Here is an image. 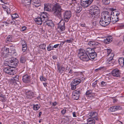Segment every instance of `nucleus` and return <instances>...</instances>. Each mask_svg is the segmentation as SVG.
Instances as JSON below:
<instances>
[{
	"label": "nucleus",
	"mask_w": 124,
	"mask_h": 124,
	"mask_svg": "<svg viewBox=\"0 0 124 124\" xmlns=\"http://www.w3.org/2000/svg\"><path fill=\"white\" fill-rule=\"evenodd\" d=\"M88 44L91 46H98L100 44L97 42L95 41H90L88 43Z\"/></svg>",
	"instance_id": "19"
},
{
	"label": "nucleus",
	"mask_w": 124,
	"mask_h": 124,
	"mask_svg": "<svg viewBox=\"0 0 124 124\" xmlns=\"http://www.w3.org/2000/svg\"><path fill=\"white\" fill-rule=\"evenodd\" d=\"M40 47L42 49H45L46 47V44H41L40 45Z\"/></svg>",
	"instance_id": "40"
},
{
	"label": "nucleus",
	"mask_w": 124,
	"mask_h": 124,
	"mask_svg": "<svg viewBox=\"0 0 124 124\" xmlns=\"http://www.w3.org/2000/svg\"><path fill=\"white\" fill-rule=\"evenodd\" d=\"M110 23L108 21H106L105 20L101 18L99 21V23L102 26L105 27L107 26Z\"/></svg>",
	"instance_id": "12"
},
{
	"label": "nucleus",
	"mask_w": 124,
	"mask_h": 124,
	"mask_svg": "<svg viewBox=\"0 0 124 124\" xmlns=\"http://www.w3.org/2000/svg\"><path fill=\"white\" fill-rule=\"evenodd\" d=\"M22 41L21 44L22 45V46H23L24 45L27 44H26V43L25 41L23 39H22Z\"/></svg>",
	"instance_id": "43"
},
{
	"label": "nucleus",
	"mask_w": 124,
	"mask_h": 124,
	"mask_svg": "<svg viewBox=\"0 0 124 124\" xmlns=\"http://www.w3.org/2000/svg\"><path fill=\"white\" fill-rule=\"evenodd\" d=\"M93 48H87L86 49L85 52L87 54H88L89 55L92 53L93 51Z\"/></svg>",
	"instance_id": "29"
},
{
	"label": "nucleus",
	"mask_w": 124,
	"mask_h": 124,
	"mask_svg": "<svg viewBox=\"0 0 124 124\" xmlns=\"http://www.w3.org/2000/svg\"><path fill=\"white\" fill-rule=\"evenodd\" d=\"M66 41L68 43H70L72 41L70 39L67 40H66Z\"/></svg>",
	"instance_id": "56"
},
{
	"label": "nucleus",
	"mask_w": 124,
	"mask_h": 124,
	"mask_svg": "<svg viewBox=\"0 0 124 124\" xmlns=\"http://www.w3.org/2000/svg\"><path fill=\"white\" fill-rule=\"evenodd\" d=\"M65 29V23L63 20H61L60 22L58 24L57 30L59 32L64 30Z\"/></svg>",
	"instance_id": "5"
},
{
	"label": "nucleus",
	"mask_w": 124,
	"mask_h": 124,
	"mask_svg": "<svg viewBox=\"0 0 124 124\" xmlns=\"http://www.w3.org/2000/svg\"><path fill=\"white\" fill-rule=\"evenodd\" d=\"M76 10L75 11V12L77 13H79L82 9L81 6L80 5H78V6L76 7Z\"/></svg>",
	"instance_id": "27"
},
{
	"label": "nucleus",
	"mask_w": 124,
	"mask_h": 124,
	"mask_svg": "<svg viewBox=\"0 0 124 124\" xmlns=\"http://www.w3.org/2000/svg\"><path fill=\"white\" fill-rule=\"evenodd\" d=\"M57 65L59 72L60 73H62L65 70L64 67L60 66L58 64H57Z\"/></svg>",
	"instance_id": "23"
},
{
	"label": "nucleus",
	"mask_w": 124,
	"mask_h": 124,
	"mask_svg": "<svg viewBox=\"0 0 124 124\" xmlns=\"http://www.w3.org/2000/svg\"><path fill=\"white\" fill-rule=\"evenodd\" d=\"M111 16L109 13L108 11H105L102 13L101 18L110 23L111 18Z\"/></svg>",
	"instance_id": "4"
},
{
	"label": "nucleus",
	"mask_w": 124,
	"mask_h": 124,
	"mask_svg": "<svg viewBox=\"0 0 124 124\" xmlns=\"http://www.w3.org/2000/svg\"><path fill=\"white\" fill-rule=\"evenodd\" d=\"M71 85V88L72 90H74L76 89V86L75 85Z\"/></svg>",
	"instance_id": "49"
},
{
	"label": "nucleus",
	"mask_w": 124,
	"mask_h": 124,
	"mask_svg": "<svg viewBox=\"0 0 124 124\" xmlns=\"http://www.w3.org/2000/svg\"><path fill=\"white\" fill-rule=\"evenodd\" d=\"M111 16H118L120 14V12L117 11V10L112 8L111 9Z\"/></svg>",
	"instance_id": "16"
},
{
	"label": "nucleus",
	"mask_w": 124,
	"mask_h": 124,
	"mask_svg": "<svg viewBox=\"0 0 124 124\" xmlns=\"http://www.w3.org/2000/svg\"><path fill=\"white\" fill-rule=\"evenodd\" d=\"M98 52V51L96 50H93L92 52L89 55L90 58L91 59H93L97 57V53Z\"/></svg>",
	"instance_id": "14"
},
{
	"label": "nucleus",
	"mask_w": 124,
	"mask_h": 124,
	"mask_svg": "<svg viewBox=\"0 0 124 124\" xmlns=\"http://www.w3.org/2000/svg\"><path fill=\"white\" fill-rule=\"evenodd\" d=\"M115 108L116 111L118 110H121L122 109V108L119 106H115Z\"/></svg>",
	"instance_id": "46"
},
{
	"label": "nucleus",
	"mask_w": 124,
	"mask_h": 124,
	"mask_svg": "<svg viewBox=\"0 0 124 124\" xmlns=\"http://www.w3.org/2000/svg\"><path fill=\"white\" fill-rule=\"evenodd\" d=\"M63 11V10L62 9L59 4L56 3L54 5L52 12L55 15H57L59 18L61 17L62 13Z\"/></svg>",
	"instance_id": "1"
},
{
	"label": "nucleus",
	"mask_w": 124,
	"mask_h": 124,
	"mask_svg": "<svg viewBox=\"0 0 124 124\" xmlns=\"http://www.w3.org/2000/svg\"><path fill=\"white\" fill-rule=\"evenodd\" d=\"M39 107L38 105H34L33 106V109L34 110H38L39 108Z\"/></svg>",
	"instance_id": "42"
},
{
	"label": "nucleus",
	"mask_w": 124,
	"mask_h": 124,
	"mask_svg": "<svg viewBox=\"0 0 124 124\" xmlns=\"http://www.w3.org/2000/svg\"><path fill=\"white\" fill-rule=\"evenodd\" d=\"M97 115V113L96 114H93V115H92V118H93L94 117H95Z\"/></svg>",
	"instance_id": "59"
},
{
	"label": "nucleus",
	"mask_w": 124,
	"mask_h": 124,
	"mask_svg": "<svg viewBox=\"0 0 124 124\" xmlns=\"http://www.w3.org/2000/svg\"><path fill=\"white\" fill-rule=\"evenodd\" d=\"M95 122L94 120L89 118L87 120V124H95Z\"/></svg>",
	"instance_id": "30"
},
{
	"label": "nucleus",
	"mask_w": 124,
	"mask_h": 124,
	"mask_svg": "<svg viewBox=\"0 0 124 124\" xmlns=\"http://www.w3.org/2000/svg\"><path fill=\"white\" fill-rule=\"evenodd\" d=\"M107 53L108 55L111 53L112 50L111 49H107Z\"/></svg>",
	"instance_id": "50"
},
{
	"label": "nucleus",
	"mask_w": 124,
	"mask_h": 124,
	"mask_svg": "<svg viewBox=\"0 0 124 124\" xmlns=\"http://www.w3.org/2000/svg\"><path fill=\"white\" fill-rule=\"evenodd\" d=\"M97 80L95 81V82L93 83L92 84V87L93 88H95L96 86V85L97 84L96 83Z\"/></svg>",
	"instance_id": "51"
},
{
	"label": "nucleus",
	"mask_w": 124,
	"mask_h": 124,
	"mask_svg": "<svg viewBox=\"0 0 124 124\" xmlns=\"http://www.w3.org/2000/svg\"><path fill=\"white\" fill-rule=\"evenodd\" d=\"M71 12L70 11H67L64 14V17L65 21L68 22L71 16Z\"/></svg>",
	"instance_id": "8"
},
{
	"label": "nucleus",
	"mask_w": 124,
	"mask_h": 124,
	"mask_svg": "<svg viewBox=\"0 0 124 124\" xmlns=\"http://www.w3.org/2000/svg\"><path fill=\"white\" fill-rule=\"evenodd\" d=\"M8 53H15V49H10L8 48H6V49L4 51V53L5 54H7Z\"/></svg>",
	"instance_id": "18"
},
{
	"label": "nucleus",
	"mask_w": 124,
	"mask_h": 124,
	"mask_svg": "<svg viewBox=\"0 0 124 124\" xmlns=\"http://www.w3.org/2000/svg\"><path fill=\"white\" fill-rule=\"evenodd\" d=\"M80 90L78 89H77L73 92V99L75 100H78L80 95Z\"/></svg>",
	"instance_id": "7"
},
{
	"label": "nucleus",
	"mask_w": 124,
	"mask_h": 124,
	"mask_svg": "<svg viewBox=\"0 0 124 124\" xmlns=\"http://www.w3.org/2000/svg\"><path fill=\"white\" fill-rule=\"evenodd\" d=\"M93 118L94 119H93V120H98V117L96 116L95 117H93Z\"/></svg>",
	"instance_id": "58"
},
{
	"label": "nucleus",
	"mask_w": 124,
	"mask_h": 124,
	"mask_svg": "<svg viewBox=\"0 0 124 124\" xmlns=\"http://www.w3.org/2000/svg\"><path fill=\"white\" fill-rule=\"evenodd\" d=\"M76 113L75 112H74L73 113V116L74 117H76L77 116L76 115Z\"/></svg>",
	"instance_id": "57"
},
{
	"label": "nucleus",
	"mask_w": 124,
	"mask_h": 124,
	"mask_svg": "<svg viewBox=\"0 0 124 124\" xmlns=\"http://www.w3.org/2000/svg\"><path fill=\"white\" fill-rule=\"evenodd\" d=\"M51 5L49 3H46L44 4V10L48 11H50L51 9Z\"/></svg>",
	"instance_id": "15"
},
{
	"label": "nucleus",
	"mask_w": 124,
	"mask_h": 124,
	"mask_svg": "<svg viewBox=\"0 0 124 124\" xmlns=\"http://www.w3.org/2000/svg\"><path fill=\"white\" fill-rule=\"evenodd\" d=\"M43 21L44 23L49 26H52L54 25L53 23L52 20H46L44 21V20H43Z\"/></svg>",
	"instance_id": "20"
},
{
	"label": "nucleus",
	"mask_w": 124,
	"mask_h": 124,
	"mask_svg": "<svg viewBox=\"0 0 124 124\" xmlns=\"http://www.w3.org/2000/svg\"><path fill=\"white\" fill-rule=\"evenodd\" d=\"M4 71L6 73L10 75H14L15 73L14 70L11 69L9 67L4 68Z\"/></svg>",
	"instance_id": "9"
},
{
	"label": "nucleus",
	"mask_w": 124,
	"mask_h": 124,
	"mask_svg": "<svg viewBox=\"0 0 124 124\" xmlns=\"http://www.w3.org/2000/svg\"><path fill=\"white\" fill-rule=\"evenodd\" d=\"M80 83V80H77L76 79H74L73 80L71 83V85H76Z\"/></svg>",
	"instance_id": "25"
},
{
	"label": "nucleus",
	"mask_w": 124,
	"mask_h": 124,
	"mask_svg": "<svg viewBox=\"0 0 124 124\" xmlns=\"http://www.w3.org/2000/svg\"><path fill=\"white\" fill-rule=\"evenodd\" d=\"M59 45V44H57L56 45H55L53 46V47H54V48H56L58 47Z\"/></svg>",
	"instance_id": "55"
},
{
	"label": "nucleus",
	"mask_w": 124,
	"mask_h": 124,
	"mask_svg": "<svg viewBox=\"0 0 124 124\" xmlns=\"http://www.w3.org/2000/svg\"><path fill=\"white\" fill-rule=\"evenodd\" d=\"M32 1L34 3H35V4H37V5H34L35 6V7H38L40 6V3H39V2H38L37 1H36V0H32Z\"/></svg>",
	"instance_id": "38"
},
{
	"label": "nucleus",
	"mask_w": 124,
	"mask_h": 124,
	"mask_svg": "<svg viewBox=\"0 0 124 124\" xmlns=\"http://www.w3.org/2000/svg\"><path fill=\"white\" fill-rule=\"evenodd\" d=\"M110 0H102V2L105 5H108L109 3Z\"/></svg>",
	"instance_id": "34"
},
{
	"label": "nucleus",
	"mask_w": 124,
	"mask_h": 124,
	"mask_svg": "<svg viewBox=\"0 0 124 124\" xmlns=\"http://www.w3.org/2000/svg\"><path fill=\"white\" fill-rule=\"evenodd\" d=\"M118 63L122 67H124V58L120 57L119 58Z\"/></svg>",
	"instance_id": "24"
},
{
	"label": "nucleus",
	"mask_w": 124,
	"mask_h": 124,
	"mask_svg": "<svg viewBox=\"0 0 124 124\" xmlns=\"http://www.w3.org/2000/svg\"><path fill=\"white\" fill-rule=\"evenodd\" d=\"M112 40V38L110 39L109 38H107L106 39H104V43L106 44H108L110 43Z\"/></svg>",
	"instance_id": "28"
},
{
	"label": "nucleus",
	"mask_w": 124,
	"mask_h": 124,
	"mask_svg": "<svg viewBox=\"0 0 124 124\" xmlns=\"http://www.w3.org/2000/svg\"><path fill=\"white\" fill-rule=\"evenodd\" d=\"M54 59H57V57L56 56H53L52 57Z\"/></svg>",
	"instance_id": "61"
},
{
	"label": "nucleus",
	"mask_w": 124,
	"mask_h": 124,
	"mask_svg": "<svg viewBox=\"0 0 124 124\" xmlns=\"http://www.w3.org/2000/svg\"><path fill=\"white\" fill-rule=\"evenodd\" d=\"M90 11L92 17L94 19L98 17V15L100 13L99 8L96 5L93 6L90 9Z\"/></svg>",
	"instance_id": "3"
},
{
	"label": "nucleus",
	"mask_w": 124,
	"mask_h": 124,
	"mask_svg": "<svg viewBox=\"0 0 124 124\" xmlns=\"http://www.w3.org/2000/svg\"><path fill=\"white\" fill-rule=\"evenodd\" d=\"M92 93V90H90L87 91L86 93V94L87 96L89 95Z\"/></svg>",
	"instance_id": "41"
},
{
	"label": "nucleus",
	"mask_w": 124,
	"mask_h": 124,
	"mask_svg": "<svg viewBox=\"0 0 124 124\" xmlns=\"http://www.w3.org/2000/svg\"><path fill=\"white\" fill-rule=\"evenodd\" d=\"M27 47V44L24 45L22 46V51L23 52H24L26 50Z\"/></svg>",
	"instance_id": "37"
},
{
	"label": "nucleus",
	"mask_w": 124,
	"mask_h": 124,
	"mask_svg": "<svg viewBox=\"0 0 124 124\" xmlns=\"http://www.w3.org/2000/svg\"><path fill=\"white\" fill-rule=\"evenodd\" d=\"M78 56L80 59L82 61H87L90 60L85 51L83 49H79L78 50Z\"/></svg>",
	"instance_id": "2"
},
{
	"label": "nucleus",
	"mask_w": 124,
	"mask_h": 124,
	"mask_svg": "<svg viewBox=\"0 0 124 124\" xmlns=\"http://www.w3.org/2000/svg\"><path fill=\"white\" fill-rule=\"evenodd\" d=\"M26 61V59L24 57H22L20 58V62L21 63H24Z\"/></svg>",
	"instance_id": "35"
},
{
	"label": "nucleus",
	"mask_w": 124,
	"mask_h": 124,
	"mask_svg": "<svg viewBox=\"0 0 124 124\" xmlns=\"http://www.w3.org/2000/svg\"><path fill=\"white\" fill-rule=\"evenodd\" d=\"M26 93L27 95L26 97L29 99H31V98L33 95V93L31 91H28L26 90Z\"/></svg>",
	"instance_id": "17"
},
{
	"label": "nucleus",
	"mask_w": 124,
	"mask_h": 124,
	"mask_svg": "<svg viewBox=\"0 0 124 124\" xmlns=\"http://www.w3.org/2000/svg\"><path fill=\"white\" fill-rule=\"evenodd\" d=\"M31 79V77L28 75L23 76V82L26 83H28L30 82Z\"/></svg>",
	"instance_id": "13"
},
{
	"label": "nucleus",
	"mask_w": 124,
	"mask_h": 124,
	"mask_svg": "<svg viewBox=\"0 0 124 124\" xmlns=\"http://www.w3.org/2000/svg\"><path fill=\"white\" fill-rule=\"evenodd\" d=\"M66 110L65 109H63L61 111V112L63 115L64 114L66 113Z\"/></svg>",
	"instance_id": "52"
},
{
	"label": "nucleus",
	"mask_w": 124,
	"mask_h": 124,
	"mask_svg": "<svg viewBox=\"0 0 124 124\" xmlns=\"http://www.w3.org/2000/svg\"><path fill=\"white\" fill-rule=\"evenodd\" d=\"M115 106L111 107L110 108V110L112 112L115 111H116Z\"/></svg>",
	"instance_id": "44"
},
{
	"label": "nucleus",
	"mask_w": 124,
	"mask_h": 124,
	"mask_svg": "<svg viewBox=\"0 0 124 124\" xmlns=\"http://www.w3.org/2000/svg\"><path fill=\"white\" fill-rule=\"evenodd\" d=\"M5 95H4L0 94V97L3 98H4Z\"/></svg>",
	"instance_id": "60"
},
{
	"label": "nucleus",
	"mask_w": 124,
	"mask_h": 124,
	"mask_svg": "<svg viewBox=\"0 0 124 124\" xmlns=\"http://www.w3.org/2000/svg\"><path fill=\"white\" fill-rule=\"evenodd\" d=\"M87 96L88 97H89L90 98H92L95 96V94H94L92 93Z\"/></svg>",
	"instance_id": "47"
},
{
	"label": "nucleus",
	"mask_w": 124,
	"mask_h": 124,
	"mask_svg": "<svg viewBox=\"0 0 124 124\" xmlns=\"http://www.w3.org/2000/svg\"><path fill=\"white\" fill-rule=\"evenodd\" d=\"M56 104V102H54L53 103V105L54 106H55Z\"/></svg>",
	"instance_id": "64"
},
{
	"label": "nucleus",
	"mask_w": 124,
	"mask_h": 124,
	"mask_svg": "<svg viewBox=\"0 0 124 124\" xmlns=\"http://www.w3.org/2000/svg\"><path fill=\"white\" fill-rule=\"evenodd\" d=\"M88 0H80V4L84 7H87L91 4Z\"/></svg>",
	"instance_id": "11"
},
{
	"label": "nucleus",
	"mask_w": 124,
	"mask_h": 124,
	"mask_svg": "<svg viewBox=\"0 0 124 124\" xmlns=\"http://www.w3.org/2000/svg\"><path fill=\"white\" fill-rule=\"evenodd\" d=\"M113 60V57H110L107 60L106 63L108 64H111Z\"/></svg>",
	"instance_id": "31"
},
{
	"label": "nucleus",
	"mask_w": 124,
	"mask_h": 124,
	"mask_svg": "<svg viewBox=\"0 0 124 124\" xmlns=\"http://www.w3.org/2000/svg\"><path fill=\"white\" fill-rule=\"evenodd\" d=\"M96 114V113L95 112H91L90 113H89V115L91 116V117L92 118V115H93V114Z\"/></svg>",
	"instance_id": "45"
},
{
	"label": "nucleus",
	"mask_w": 124,
	"mask_h": 124,
	"mask_svg": "<svg viewBox=\"0 0 124 124\" xmlns=\"http://www.w3.org/2000/svg\"><path fill=\"white\" fill-rule=\"evenodd\" d=\"M101 84L102 85L104 86L106 85L105 82L103 81H102L101 82Z\"/></svg>",
	"instance_id": "53"
},
{
	"label": "nucleus",
	"mask_w": 124,
	"mask_h": 124,
	"mask_svg": "<svg viewBox=\"0 0 124 124\" xmlns=\"http://www.w3.org/2000/svg\"><path fill=\"white\" fill-rule=\"evenodd\" d=\"M48 14L47 13L44 12H42L40 14V16L41 17H42L43 20H44V21L47 20L48 18L47 17Z\"/></svg>",
	"instance_id": "21"
},
{
	"label": "nucleus",
	"mask_w": 124,
	"mask_h": 124,
	"mask_svg": "<svg viewBox=\"0 0 124 124\" xmlns=\"http://www.w3.org/2000/svg\"><path fill=\"white\" fill-rule=\"evenodd\" d=\"M120 71L117 69H116L112 70L111 72L112 75L116 77H119L120 76Z\"/></svg>",
	"instance_id": "10"
},
{
	"label": "nucleus",
	"mask_w": 124,
	"mask_h": 124,
	"mask_svg": "<svg viewBox=\"0 0 124 124\" xmlns=\"http://www.w3.org/2000/svg\"><path fill=\"white\" fill-rule=\"evenodd\" d=\"M12 40V37H11L10 36H8L6 39V41L7 43H8V42H11Z\"/></svg>",
	"instance_id": "33"
},
{
	"label": "nucleus",
	"mask_w": 124,
	"mask_h": 124,
	"mask_svg": "<svg viewBox=\"0 0 124 124\" xmlns=\"http://www.w3.org/2000/svg\"><path fill=\"white\" fill-rule=\"evenodd\" d=\"M47 49L48 51H50L51 50V48H50V47H48V46L47 47Z\"/></svg>",
	"instance_id": "63"
},
{
	"label": "nucleus",
	"mask_w": 124,
	"mask_h": 124,
	"mask_svg": "<svg viewBox=\"0 0 124 124\" xmlns=\"http://www.w3.org/2000/svg\"><path fill=\"white\" fill-rule=\"evenodd\" d=\"M11 17L13 19H15L17 18L19 16L16 13H15L12 15L11 16Z\"/></svg>",
	"instance_id": "36"
},
{
	"label": "nucleus",
	"mask_w": 124,
	"mask_h": 124,
	"mask_svg": "<svg viewBox=\"0 0 124 124\" xmlns=\"http://www.w3.org/2000/svg\"><path fill=\"white\" fill-rule=\"evenodd\" d=\"M112 17V19H111V21L113 22V23H114L116 22L118 20V16H111Z\"/></svg>",
	"instance_id": "26"
},
{
	"label": "nucleus",
	"mask_w": 124,
	"mask_h": 124,
	"mask_svg": "<svg viewBox=\"0 0 124 124\" xmlns=\"http://www.w3.org/2000/svg\"><path fill=\"white\" fill-rule=\"evenodd\" d=\"M22 29L23 31H24L26 29V28L25 27H22Z\"/></svg>",
	"instance_id": "62"
},
{
	"label": "nucleus",
	"mask_w": 124,
	"mask_h": 124,
	"mask_svg": "<svg viewBox=\"0 0 124 124\" xmlns=\"http://www.w3.org/2000/svg\"><path fill=\"white\" fill-rule=\"evenodd\" d=\"M18 63V62L17 60L15 58V60L14 59L11 60L9 61L8 62V66L11 67L15 68Z\"/></svg>",
	"instance_id": "6"
},
{
	"label": "nucleus",
	"mask_w": 124,
	"mask_h": 124,
	"mask_svg": "<svg viewBox=\"0 0 124 124\" xmlns=\"http://www.w3.org/2000/svg\"><path fill=\"white\" fill-rule=\"evenodd\" d=\"M40 79L42 81H45L46 80V79L43 76H41L40 78Z\"/></svg>",
	"instance_id": "48"
},
{
	"label": "nucleus",
	"mask_w": 124,
	"mask_h": 124,
	"mask_svg": "<svg viewBox=\"0 0 124 124\" xmlns=\"http://www.w3.org/2000/svg\"><path fill=\"white\" fill-rule=\"evenodd\" d=\"M48 47H49L51 48L52 50H53V48H54V47H53V46L51 45L50 44L48 46Z\"/></svg>",
	"instance_id": "54"
},
{
	"label": "nucleus",
	"mask_w": 124,
	"mask_h": 124,
	"mask_svg": "<svg viewBox=\"0 0 124 124\" xmlns=\"http://www.w3.org/2000/svg\"><path fill=\"white\" fill-rule=\"evenodd\" d=\"M43 18L41 17H38L36 18L35 20V22L38 24H41L43 22Z\"/></svg>",
	"instance_id": "22"
},
{
	"label": "nucleus",
	"mask_w": 124,
	"mask_h": 124,
	"mask_svg": "<svg viewBox=\"0 0 124 124\" xmlns=\"http://www.w3.org/2000/svg\"><path fill=\"white\" fill-rule=\"evenodd\" d=\"M99 46V45H98V46H96L94 47L93 48V50H97L98 51V52H99L100 49V48Z\"/></svg>",
	"instance_id": "39"
},
{
	"label": "nucleus",
	"mask_w": 124,
	"mask_h": 124,
	"mask_svg": "<svg viewBox=\"0 0 124 124\" xmlns=\"http://www.w3.org/2000/svg\"><path fill=\"white\" fill-rule=\"evenodd\" d=\"M31 0H22V2L23 3H25L27 5L30 4Z\"/></svg>",
	"instance_id": "32"
}]
</instances>
